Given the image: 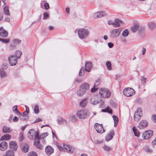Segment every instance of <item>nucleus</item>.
Returning <instances> with one entry per match:
<instances>
[{
    "label": "nucleus",
    "mask_w": 156,
    "mask_h": 156,
    "mask_svg": "<svg viewBox=\"0 0 156 156\" xmlns=\"http://www.w3.org/2000/svg\"><path fill=\"white\" fill-rule=\"evenodd\" d=\"M39 133L38 131H35L34 129H30L27 133V136L30 140L34 139V145L37 148L42 149V146L39 143Z\"/></svg>",
    "instance_id": "1"
},
{
    "label": "nucleus",
    "mask_w": 156,
    "mask_h": 156,
    "mask_svg": "<svg viewBox=\"0 0 156 156\" xmlns=\"http://www.w3.org/2000/svg\"><path fill=\"white\" fill-rule=\"evenodd\" d=\"M90 112L86 109L78 110L76 113L77 116L80 119H84L90 116Z\"/></svg>",
    "instance_id": "2"
},
{
    "label": "nucleus",
    "mask_w": 156,
    "mask_h": 156,
    "mask_svg": "<svg viewBox=\"0 0 156 156\" xmlns=\"http://www.w3.org/2000/svg\"><path fill=\"white\" fill-rule=\"evenodd\" d=\"M89 33L88 30L85 28L79 29L77 31L78 36L81 39L86 38L89 35Z\"/></svg>",
    "instance_id": "3"
},
{
    "label": "nucleus",
    "mask_w": 156,
    "mask_h": 156,
    "mask_svg": "<svg viewBox=\"0 0 156 156\" xmlns=\"http://www.w3.org/2000/svg\"><path fill=\"white\" fill-rule=\"evenodd\" d=\"M90 86L88 83H83L80 87V91L77 92V95L82 96L89 89Z\"/></svg>",
    "instance_id": "4"
},
{
    "label": "nucleus",
    "mask_w": 156,
    "mask_h": 156,
    "mask_svg": "<svg viewBox=\"0 0 156 156\" xmlns=\"http://www.w3.org/2000/svg\"><path fill=\"white\" fill-rule=\"evenodd\" d=\"M99 93L103 98H108L111 95L110 92L107 89L105 88H101L99 90Z\"/></svg>",
    "instance_id": "5"
},
{
    "label": "nucleus",
    "mask_w": 156,
    "mask_h": 156,
    "mask_svg": "<svg viewBox=\"0 0 156 156\" xmlns=\"http://www.w3.org/2000/svg\"><path fill=\"white\" fill-rule=\"evenodd\" d=\"M123 93L126 97H130L135 94V91L132 88H127L123 90Z\"/></svg>",
    "instance_id": "6"
},
{
    "label": "nucleus",
    "mask_w": 156,
    "mask_h": 156,
    "mask_svg": "<svg viewBox=\"0 0 156 156\" xmlns=\"http://www.w3.org/2000/svg\"><path fill=\"white\" fill-rule=\"evenodd\" d=\"M121 30L120 29L113 30L111 32L110 37L113 38H115L118 37L120 34Z\"/></svg>",
    "instance_id": "7"
},
{
    "label": "nucleus",
    "mask_w": 156,
    "mask_h": 156,
    "mask_svg": "<svg viewBox=\"0 0 156 156\" xmlns=\"http://www.w3.org/2000/svg\"><path fill=\"white\" fill-rule=\"evenodd\" d=\"M153 133V131L151 130H147L143 133L142 136L144 139L147 140L151 137Z\"/></svg>",
    "instance_id": "8"
},
{
    "label": "nucleus",
    "mask_w": 156,
    "mask_h": 156,
    "mask_svg": "<svg viewBox=\"0 0 156 156\" xmlns=\"http://www.w3.org/2000/svg\"><path fill=\"white\" fill-rule=\"evenodd\" d=\"M94 127L97 132L99 133H102L105 132L102 124L97 123L94 125Z\"/></svg>",
    "instance_id": "9"
},
{
    "label": "nucleus",
    "mask_w": 156,
    "mask_h": 156,
    "mask_svg": "<svg viewBox=\"0 0 156 156\" xmlns=\"http://www.w3.org/2000/svg\"><path fill=\"white\" fill-rule=\"evenodd\" d=\"M17 58L14 55L10 56L8 58L9 63L11 66H15L16 64Z\"/></svg>",
    "instance_id": "10"
},
{
    "label": "nucleus",
    "mask_w": 156,
    "mask_h": 156,
    "mask_svg": "<svg viewBox=\"0 0 156 156\" xmlns=\"http://www.w3.org/2000/svg\"><path fill=\"white\" fill-rule=\"evenodd\" d=\"M106 13L104 11L97 12L93 15V17L94 18H101L106 15Z\"/></svg>",
    "instance_id": "11"
},
{
    "label": "nucleus",
    "mask_w": 156,
    "mask_h": 156,
    "mask_svg": "<svg viewBox=\"0 0 156 156\" xmlns=\"http://www.w3.org/2000/svg\"><path fill=\"white\" fill-rule=\"evenodd\" d=\"M147 125V121L145 120H143L139 123L137 127L140 129H143L146 128Z\"/></svg>",
    "instance_id": "12"
},
{
    "label": "nucleus",
    "mask_w": 156,
    "mask_h": 156,
    "mask_svg": "<svg viewBox=\"0 0 156 156\" xmlns=\"http://www.w3.org/2000/svg\"><path fill=\"white\" fill-rule=\"evenodd\" d=\"M8 146L7 143L5 141H3L0 143V150L3 151L7 148Z\"/></svg>",
    "instance_id": "13"
},
{
    "label": "nucleus",
    "mask_w": 156,
    "mask_h": 156,
    "mask_svg": "<svg viewBox=\"0 0 156 156\" xmlns=\"http://www.w3.org/2000/svg\"><path fill=\"white\" fill-rule=\"evenodd\" d=\"M100 82L99 79H97L94 83V87L91 89V92H95L96 90L98 89V86L99 85Z\"/></svg>",
    "instance_id": "14"
},
{
    "label": "nucleus",
    "mask_w": 156,
    "mask_h": 156,
    "mask_svg": "<svg viewBox=\"0 0 156 156\" xmlns=\"http://www.w3.org/2000/svg\"><path fill=\"white\" fill-rule=\"evenodd\" d=\"M9 146L10 148L15 151L17 150L18 147L16 143L13 141H11L10 142Z\"/></svg>",
    "instance_id": "15"
},
{
    "label": "nucleus",
    "mask_w": 156,
    "mask_h": 156,
    "mask_svg": "<svg viewBox=\"0 0 156 156\" xmlns=\"http://www.w3.org/2000/svg\"><path fill=\"white\" fill-rule=\"evenodd\" d=\"M8 33L7 31L5 30L3 27L0 28V36L5 37L8 36Z\"/></svg>",
    "instance_id": "16"
},
{
    "label": "nucleus",
    "mask_w": 156,
    "mask_h": 156,
    "mask_svg": "<svg viewBox=\"0 0 156 156\" xmlns=\"http://www.w3.org/2000/svg\"><path fill=\"white\" fill-rule=\"evenodd\" d=\"M114 135V133L113 130H111L110 131L109 133L107 136L105 140L108 141L109 140H111L113 137Z\"/></svg>",
    "instance_id": "17"
},
{
    "label": "nucleus",
    "mask_w": 156,
    "mask_h": 156,
    "mask_svg": "<svg viewBox=\"0 0 156 156\" xmlns=\"http://www.w3.org/2000/svg\"><path fill=\"white\" fill-rule=\"evenodd\" d=\"M12 110L17 115H20V119L22 120L23 119L24 116L21 115V113L17 109V106L16 105L13 107Z\"/></svg>",
    "instance_id": "18"
},
{
    "label": "nucleus",
    "mask_w": 156,
    "mask_h": 156,
    "mask_svg": "<svg viewBox=\"0 0 156 156\" xmlns=\"http://www.w3.org/2000/svg\"><path fill=\"white\" fill-rule=\"evenodd\" d=\"M63 147L66 150L68 153H72L73 152V150L72 149V147H70L69 145L63 144Z\"/></svg>",
    "instance_id": "19"
},
{
    "label": "nucleus",
    "mask_w": 156,
    "mask_h": 156,
    "mask_svg": "<svg viewBox=\"0 0 156 156\" xmlns=\"http://www.w3.org/2000/svg\"><path fill=\"white\" fill-rule=\"evenodd\" d=\"M120 23H122V21L118 19H115V21L114 22L113 27H119L120 26Z\"/></svg>",
    "instance_id": "20"
},
{
    "label": "nucleus",
    "mask_w": 156,
    "mask_h": 156,
    "mask_svg": "<svg viewBox=\"0 0 156 156\" xmlns=\"http://www.w3.org/2000/svg\"><path fill=\"white\" fill-rule=\"evenodd\" d=\"M85 66L86 71H87L89 72L91 70L92 67L91 63L90 62H86L85 65Z\"/></svg>",
    "instance_id": "21"
},
{
    "label": "nucleus",
    "mask_w": 156,
    "mask_h": 156,
    "mask_svg": "<svg viewBox=\"0 0 156 156\" xmlns=\"http://www.w3.org/2000/svg\"><path fill=\"white\" fill-rule=\"evenodd\" d=\"M57 122L58 124H66V120L61 117L58 118Z\"/></svg>",
    "instance_id": "22"
},
{
    "label": "nucleus",
    "mask_w": 156,
    "mask_h": 156,
    "mask_svg": "<svg viewBox=\"0 0 156 156\" xmlns=\"http://www.w3.org/2000/svg\"><path fill=\"white\" fill-rule=\"evenodd\" d=\"M3 132L5 133H9L12 132V130L9 127L4 126L3 127Z\"/></svg>",
    "instance_id": "23"
},
{
    "label": "nucleus",
    "mask_w": 156,
    "mask_h": 156,
    "mask_svg": "<svg viewBox=\"0 0 156 156\" xmlns=\"http://www.w3.org/2000/svg\"><path fill=\"white\" fill-rule=\"evenodd\" d=\"M142 116H141L140 115L138 114L136 112H135L133 116L134 119L135 121L138 122L140 120L141 117Z\"/></svg>",
    "instance_id": "24"
},
{
    "label": "nucleus",
    "mask_w": 156,
    "mask_h": 156,
    "mask_svg": "<svg viewBox=\"0 0 156 156\" xmlns=\"http://www.w3.org/2000/svg\"><path fill=\"white\" fill-rule=\"evenodd\" d=\"M29 149V145L27 144H25L24 145H23L22 147V151L25 153L27 152Z\"/></svg>",
    "instance_id": "25"
},
{
    "label": "nucleus",
    "mask_w": 156,
    "mask_h": 156,
    "mask_svg": "<svg viewBox=\"0 0 156 156\" xmlns=\"http://www.w3.org/2000/svg\"><path fill=\"white\" fill-rule=\"evenodd\" d=\"M3 156H14V153L12 150H7L6 151L5 155Z\"/></svg>",
    "instance_id": "26"
},
{
    "label": "nucleus",
    "mask_w": 156,
    "mask_h": 156,
    "mask_svg": "<svg viewBox=\"0 0 156 156\" xmlns=\"http://www.w3.org/2000/svg\"><path fill=\"white\" fill-rule=\"evenodd\" d=\"M11 136L9 134H6L2 136L1 140H9L11 138Z\"/></svg>",
    "instance_id": "27"
},
{
    "label": "nucleus",
    "mask_w": 156,
    "mask_h": 156,
    "mask_svg": "<svg viewBox=\"0 0 156 156\" xmlns=\"http://www.w3.org/2000/svg\"><path fill=\"white\" fill-rule=\"evenodd\" d=\"M134 133V135L138 137L140 135V133L135 126H133L132 129Z\"/></svg>",
    "instance_id": "28"
},
{
    "label": "nucleus",
    "mask_w": 156,
    "mask_h": 156,
    "mask_svg": "<svg viewBox=\"0 0 156 156\" xmlns=\"http://www.w3.org/2000/svg\"><path fill=\"white\" fill-rule=\"evenodd\" d=\"M114 121V126L116 127L118 123L119 119L118 117L115 115H113L112 116Z\"/></svg>",
    "instance_id": "29"
},
{
    "label": "nucleus",
    "mask_w": 156,
    "mask_h": 156,
    "mask_svg": "<svg viewBox=\"0 0 156 156\" xmlns=\"http://www.w3.org/2000/svg\"><path fill=\"white\" fill-rule=\"evenodd\" d=\"M87 103L86 100L85 99H83L80 103V106L83 108L86 105Z\"/></svg>",
    "instance_id": "30"
},
{
    "label": "nucleus",
    "mask_w": 156,
    "mask_h": 156,
    "mask_svg": "<svg viewBox=\"0 0 156 156\" xmlns=\"http://www.w3.org/2000/svg\"><path fill=\"white\" fill-rule=\"evenodd\" d=\"M139 26L138 25H135L132 27L131 29L133 32L134 33L139 28Z\"/></svg>",
    "instance_id": "31"
},
{
    "label": "nucleus",
    "mask_w": 156,
    "mask_h": 156,
    "mask_svg": "<svg viewBox=\"0 0 156 156\" xmlns=\"http://www.w3.org/2000/svg\"><path fill=\"white\" fill-rule=\"evenodd\" d=\"M48 135V133H42L39 136V141L41 139H44V138L46 137Z\"/></svg>",
    "instance_id": "32"
},
{
    "label": "nucleus",
    "mask_w": 156,
    "mask_h": 156,
    "mask_svg": "<svg viewBox=\"0 0 156 156\" xmlns=\"http://www.w3.org/2000/svg\"><path fill=\"white\" fill-rule=\"evenodd\" d=\"M22 54V52L19 50L17 51L15 53V57L17 58L18 59L20 58L21 55Z\"/></svg>",
    "instance_id": "33"
},
{
    "label": "nucleus",
    "mask_w": 156,
    "mask_h": 156,
    "mask_svg": "<svg viewBox=\"0 0 156 156\" xmlns=\"http://www.w3.org/2000/svg\"><path fill=\"white\" fill-rule=\"evenodd\" d=\"M4 13L7 16L10 15V13L9 12V8L8 6H5L4 9Z\"/></svg>",
    "instance_id": "34"
},
{
    "label": "nucleus",
    "mask_w": 156,
    "mask_h": 156,
    "mask_svg": "<svg viewBox=\"0 0 156 156\" xmlns=\"http://www.w3.org/2000/svg\"><path fill=\"white\" fill-rule=\"evenodd\" d=\"M85 71H86V70H85L84 68H83L82 67L79 72V76H83L85 74Z\"/></svg>",
    "instance_id": "35"
},
{
    "label": "nucleus",
    "mask_w": 156,
    "mask_h": 156,
    "mask_svg": "<svg viewBox=\"0 0 156 156\" xmlns=\"http://www.w3.org/2000/svg\"><path fill=\"white\" fill-rule=\"evenodd\" d=\"M148 26L150 29L152 30L156 27V25L154 23L151 22L148 24Z\"/></svg>",
    "instance_id": "36"
},
{
    "label": "nucleus",
    "mask_w": 156,
    "mask_h": 156,
    "mask_svg": "<svg viewBox=\"0 0 156 156\" xmlns=\"http://www.w3.org/2000/svg\"><path fill=\"white\" fill-rule=\"evenodd\" d=\"M135 112L137 113L138 114L140 115L141 116H143L142 111L141 108L140 107L138 108Z\"/></svg>",
    "instance_id": "37"
},
{
    "label": "nucleus",
    "mask_w": 156,
    "mask_h": 156,
    "mask_svg": "<svg viewBox=\"0 0 156 156\" xmlns=\"http://www.w3.org/2000/svg\"><path fill=\"white\" fill-rule=\"evenodd\" d=\"M99 106L101 108H104L105 107V102L102 100L99 101Z\"/></svg>",
    "instance_id": "38"
},
{
    "label": "nucleus",
    "mask_w": 156,
    "mask_h": 156,
    "mask_svg": "<svg viewBox=\"0 0 156 156\" xmlns=\"http://www.w3.org/2000/svg\"><path fill=\"white\" fill-rule=\"evenodd\" d=\"M99 101L95 99L92 98L91 99V104L93 105H96L99 103Z\"/></svg>",
    "instance_id": "39"
},
{
    "label": "nucleus",
    "mask_w": 156,
    "mask_h": 156,
    "mask_svg": "<svg viewBox=\"0 0 156 156\" xmlns=\"http://www.w3.org/2000/svg\"><path fill=\"white\" fill-rule=\"evenodd\" d=\"M144 149L145 151L149 153H151L153 151L152 149L147 146H145L144 148Z\"/></svg>",
    "instance_id": "40"
},
{
    "label": "nucleus",
    "mask_w": 156,
    "mask_h": 156,
    "mask_svg": "<svg viewBox=\"0 0 156 156\" xmlns=\"http://www.w3.org/2000/svg\"><path fill=\"white\" fill-rule=\"evenodd\" d=\"M106 65L108 68V69L109 70H111L112 69L111 62L109 61H108L106 62Z\"/></svg>",
    "instance_id": "41"
},
{
    "label": "nucleus",
    "mask_w": 156,
    "mask_h": 156,
    "mask_svg": "<svg viewBox=\"0 0 156 156\" xmlns=\"http://www.w3.org/2000/svg\"><path fill=\"white\" fill-rule=\"evenodd\" d=\"M12 42L15 44H19L21 43V41L17 39H14L12 40Z\"/></svg>",
    "instance_id": "42"
},
{
    "label": "nucleus",
    "mask_w": 156,
    "mask_h": 156,
    "mask_svg": "<svg viewBox=\"0 0 156 156\" xmlns=\"http://www.w3.org/2000/svg\"><path fill=\"white\" fill-rule=\"evenodd\" d=\"M129 34L128 30L127 29L125 30L122 32V35L124 37H127Z\"/></svg>",
    "instance_id": "43"
},
{
    "label": "nucleus",
    "mask_w": 156,
    "mask_h": 156,
    "mask_svg": "<svg viewBox=\"0 0 156 156\" xmlns=\"http://www.w3.org/2000/svg\"><path fill=\"white\" fill-rule=\"evenodd\" d=\"M34 111L35 113H38L39 112V106L37 105H35L34 107Z\"/></svg>",
    "instance_id": "44"
},
{
    "label": "nucleus",
    "mask_w": 156,
    "mask_h": 156,
    "mask_svg": "<svg viewBox=\"0 0 156 156\" xmlns=\"http://www.w3.org/2000/svg\"><path fill=\"white\" fill-rule=\"evenodd\" d=\"M26 110L23 113V114L24 115H27L29 112V108L27 106H26Z\"/></svg>",
    "instance_id": "45"
},
{
    "label": "nucleus",
    "mask_w": 156,
    "mask_h": 156,
    "mask_svg": "<svg viewBox=\"0 0 156 156\" xmlns=\"http://www.w3.org/2000/svg\"><path fill=\"white\" fill-rule=\"evenodd\" d=\"M28 156H37L36 153L34 151L30 152L28 154Z\"/></svg>",
    "instance_id": "46"
},
{
    "label": "nucleus",
    "mask_w": 156,
    "mask_h": 156,
    "mask_svg": "<svg viewBox=\"0 0 156 156\" xmlns=\"http://www.w3.org/2000/svg\"><path fill=\"white\" fill-rule=\"evenodd\" d=\"M69 119L72 121H75L76 120V118L75 115L71 116L69 118Z\"/></svg>",
    "instance_id": "47"
},
{
    "label": "nucleus",
    "mask_w": 156,
    "mask_h": 156,
    "mask_svg": "<svg viewBox=\"0 0 156 156\" xmlns=\"http://www.w3.org/2000/svg\"><path fill=\"white\" fill-rule=\"evenodd\" d=\"M0 41L6 44L8 43L9 42V39H3L0 38Z\"/></svg>",
    "instance_id": "48"
},
{
    "label": "nucleus",
    "mask_w": 156,
    "mask_h": 156,
    "mask_svg": "<svg viewBox=\"0 0 156 156\" xmlns=\"http://www.w3.org/2000/svg\"><path fill=\"white\" fill-rule=\"evenodd\" d=\"M6 74L5 72L3 70L0 71V75L2 77H3L6 76Z\"/></svg>",
    "instance_id": "49"
},
{
    "label": "nucleus",
    "mask_w": 156,
    "mask_h": 156,
    "mask_svg": "<svg viewBox=\"0 0 156 156\" xmlns=\"http://www.w3.org/2000/svg\"><path fill=\"white\" fill-rule=\"evenodd\" d=\"M103 148L104 150L106 151H108L110 150L111 147H110L105 145L103 147Z\"/></svg>",
    "instance_id": "50"
},
{
    "label": "nucleus",
    "mask_w": 156,
    "mask_h": 156,
    "mask_svg": "<svg viewBox=\"0 0 156 156\" xmlns=\"http://www.w3.org/2000/svg\"><path fill=\"white\" fill-rule=\"evenodd\" d=\"M24 139V137L23 136V133H21L20 134L19 140L20 141H21Z\"/></svg>",
    "instance_id": "51"
},
{
    "label": "nucleus",
    "mask_w": 156,
    "mask_h": 156,
    "mask_svg": "<svg viewBox=\"0 0 156 156\" xmlns=\"http://www.w3.org/2000/svg\"><path fill=\"white\" fill-rule=\"evenodd\" d=\"M48 13L47 12H44V16L43 19L44 20H45L48 18Z\"/></svg>",
    "instance_id": "52"
},
{
    "label": "nucleus",
    "mask_w": 156,
    "mask_h": 156,
    "mask_svg": "<svg viewBox=\"0 0 156 156\" xmlns=\"http://www.w3.org/2000/svg\"><path fill=\"white\" fill-rule=\"evenodd\" d=\"M51 132L52 134L53 139L54 140H55L57 139L56 136L53 131H52Z\"/></svg>",
    "instance_id": "53"
},
{
    "label": "nucleus",
    "mask_w": 156,
    "mask_h": 156,
    "mask_svg": "<svg viewBox=\"0 0 156 156\" xmlns=\"http://www.w3.org/2000/svg\"><path fill=\"white\" fill-rule=\"evenodd\" d=\"M141 80L142 83H146L147 80V78L143 76L141 77Z\"/></svg>",
    "instance_id": "54"
},
{
    "label": "nucleus",
    "mask_w": 156,
    "mask_h": 156,
    "mask_svg": "<svg viewBox=\"0 0 156 156\" xmlns=\"http://www.w3.org/2000/svg\"><path fill=\"white\" fill-rule=\"evenodd\" d=\"M54 152L53 149L49 146V155L53 153Z\"/></svg>",
    "instance_id": "55"
},
{
    "label": "nucleus",
    "mask_w": 156,
    "mask_h": 156,
    "mask_svg": "<svg viewBox=\"0 0 156 156\" xmlns=\"http://www.w3.org/2000/svg\"><path fill=\"white\" fill-rule=\"evenodd\" d=\"M108 45L109 48H112L114 45V44L112 42L108 43Z\"/></svg>",
    "instance_id": "56"
},
{
    "label": "nucleus",
    "mask_w": 156,
    "mask_h": 156,
    "mask_svg": "<svg viewBox=\"0 0 156 156\" xmlns=\"http://www.w3.org/2000/svg\"><path fill=\"white\" fill-rule=\"evenodd\" d=\"M58 147L60 151H65V148H64V147L63 148L61 146H58Z\"/></svg>",
    "instance_id": "57"
},
{
    "label": "nucleus",
    "mask_w": 156,
    "mask_h": 156,
    "mask_svg": "<svg viewBox=\"0 0 156 156\" xmlns=\"http://www.w3.org/2000/svg\"><path fill=\"white\" fill-rule=\"evenodd\" d=\"M44 7L46 9H49V4L48 3H45L44 4Z\"/></svg>",
    "instance_id": "58"
},
{
    "label": "nucleus",
    "mask_w": 156,
    "mask_h": 156,
    "mask_svg": "<svg viewBox=\"0 0 156 156\" xmlns=\"http://www.w3.org/2000/svg\"><path fill=\"white\" fill-rule=\"evenodd\" d=\"M45 151L46 153L48 155L49 154V147L48 146H47L45 148Z\"/></svg>",
    "instance_id": "59"
},
{
    "label": "nucleus",
    "mask_w": 156,
    "mask_h": 156,
    "mask_svg": "<svg viewBox=\"0 0 156 156\" xmlns=\"http://www.w3.org/2000/svg\"><path fill=\"white\" fill-rule=\"evenodd\" d=\"M109 109V107H108L106 108L105 109H102L101 110V112H108L107 110Z\"/></svg>",
    "instance_id": "60"
},
{
    "label": "nucleus",
    "mask_w": 156,
    "mask_h": 156,
    "mask_svg": "<svg viewBox=\"0 0 156 156\" xmlns=\"http://www.w3.org/2000/svg\"><path fill=\"white\" fill-rule=\"evenodd\" d=\"M18 119H19L17 117L15 116L14 117V118L13 119V121L14 122H16L18 121Z\"/></svg>",
    "instance_id": "61"
},
{
    "label": "nucleus",
    "mask_w": 156,
    "mask_h": 156,
    "mask_svg": "<svg viewBox=\"0 0 156 156\" xmlns=\"http://www.w3.org/2000/svg\"><path fill=\"white\" fill-rule=\"evenodd\" d=\"M151 143L152 145H156V137L155 139Z\"/></svg>",
    "instance_id": "62"
},
{
    "label": "nucleus",
    "mask_w": 156,
    "mask_h": 156,
    "mask_svg": "<svg viewBox=\"0 0 156 156\" xmlns=\"http://www.w3.org/2000/svg\"><path fill=\"white\" fill-rule=\"evenodd\" d=\"M114 22L111 20H109L108 21V24L109 25H112L113 26Z\"/></svg>",
    "instance_id": "63"
},
{
    "label": "nucleus",
    "mask_w": 156,
    "mask_h": 156,
    "mask_svg": "<svg viewBox=\"0 0 156 156\" xmlns=\"http://www.w3.org/2000/svg\"><path fill=\"white\" fill-rule=\"evenodd\" d=\"M146 49L144 48H143V50H142V54L143 55H144L145 52H146Z\"/></svg>",
    "instance_id": "64"
}]
</instances>
